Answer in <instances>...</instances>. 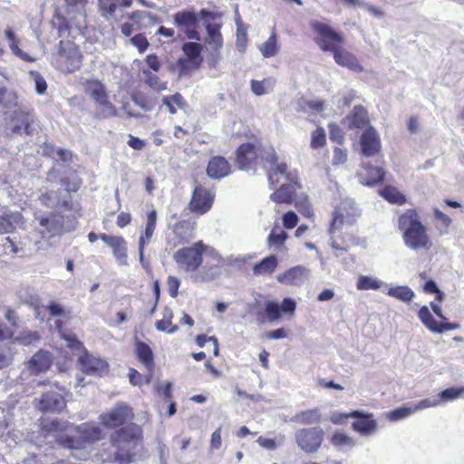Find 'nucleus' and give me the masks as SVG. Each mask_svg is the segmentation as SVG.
<instances>
[{"mask_svg":"<svg viewBox=\"0 0 464 464\" xmlns=\"http://www.w3.org/2000/svg\"><path fill=\"white\" fill-rule=\"evenodd\" d=\"M39 225L44 228L43 233H46L49 237L61 235L63 231V216L52 212L48 216L38 218Z\"/></svg>","mask_w":464,"mask_h":464,"instance_id":"obj_25","label":"nucleus"},{"mask_svg":"<svg viewBox=\"0 0 464 464\" xmlns=\"http://www.w3.org/2000/svg\"><path fill=\"white\" fill-rule=\"evenodd\" d=\"M54 19L56 20L55 27L57 29L58 36L63 37L64 35H69L71 34L72 25L68 19L59 13L54 14Z\"/></svg>","mask_w":464,"mask_h":464,"instance_id":"obj_44","label":"nucleus"},{"mask_svg":"<svg viewBox=\"0 0 464 464\" xmlns=\"http://www.w3.org/2000/svg\"><path fill=\"white\" fill-rule=\"evenodd\" d=\"M271 81L269 79H264L263 81H251V90L252 92L257 95L261 96L267 92V87H270Z\"/></svg>","mask_w":464,"mask_h":464,"instance_id":"obj_51","label":"nucleus"},{"mask_svg":"<svg viewBox=\"0 0 464 464\" xmlns=\"http://www.w3.org/2000/svg\"><path fill=\"white\" fill-rule=\"evenodd\" d=\"M278 266V259L276 256L270 255L256 263L253 268V275L256 276H271Z\"/></svg>","mask_w":464,"mask_h":464,"instance_id":"obj_28","label":"nucleus"},{"mask_svg":"<svg viewBox=\"0 0 464 464\" xmlns=\"http://www.w3.org/2000/svg\"><path fill=\"white\" fill-rule=\"evenodd\" d=\"M398 227L402 232L405 245L410 248L429 250L431 247L432 242L427 228L420 222L416 209L411 208L403 212L398 218Z\"/></svg>","mask_w":464,"mask_h":464,"instance_id":"obj_4","label":"nucleus"},{"mask_svg":"<svg viewBox=\"0 0 464 464\" xmlns=\"http://www.w3.org/2000/svg\"><path fill=\"white\" fill-rule=\"evenodd\" d=\"M79 364L83 372L89 374L102 375L108 371L106 361L84 353L79 356Z\"/></svg>","mask_w":464,"mask_h":464,"instance_id":"obj_23","label":"nucleus"},{"mask_svg":"<svg viewBox=\"0 0 464 464\" xmlns=\"http://www.w3.org/2000/svg\"><path fill=\"white\" fill-rule=\"evenodd\" d=\"M65 400L61 393L48 391L42 394L36 408L43 412H60L65 408Z\"/></svg>","mask_w":464,"mask_h":464,"instance_id":"obj_20","label":"nucleus"},{"mask_svg":"<svg viewBox=\"0 0 464 464\" xmlns=\"http://www.w3.org/2000/svg\"><path fill=\"white\" fill-rule=\"evenodd\" d=\"M324 438V431L320 427L301 428L295 433V441L300 450L313 454L319 450Z\"/></svg>","mask_w":464,"mask_h":464,"instance_id":"obj_11","label":"nucleus"},{"mask_svg":"<svg viewBox=\"0 0 464 464\" xmlns=\"http://www.w3.org/2000/svg\"><path fill=\"white\" fill-rule=\"evenodd\" d=\"M464 392V387L448 388L438 394L440 403L458 399Z\"/></svg>","mask_w":464,"mask_h":464,"instance_id":"obj_47","label":"nucleus"},{"mask_svg":"<svg viewBox=\"0 0 464 464\" xmlns=\"http://www.w3.org/2000/svg\"><path fill=\"white\" fill-rule=\"evenodd\" d=\"M55 326L59 331L60 335L67 342V345L76 351L81 352L83 349L82 343L72 334H66L62 330L61 320L55 321Z\"/></svg>","mask_w":464,"mask_h":464,"instance_id":"obj_40","label":"nucleus"},{"mask_svg":"<svg viewBox=\"0 0 464 464\" xmlns=\"http://www.w3.org/2000/svg\"><path fill=\"white\" fill-rule=\"evenodd\" d=\"M331 443L343 452L351 450L356 445L355 440L343 432H335L331 438Z\"/></svg>","mask_w":464,"mask_h":464,"instance_id":"obj_32","label":"nucleus"},{"mask_svg":"<svg viewBox=\"0 0 464 464\" xmlns=\"http://www.w3.org/2000/svg\"><path fill=\"white\" fill-rule=\"evenodd\" d=\"M154 231V229L145 227V231L140 235L139 238V254H140L141 256L142 251H144L145 246L150 243Z\"/></svg>","mask_w":464,"mask_h":464,"instance_id":"obj_58","label":"nucleus"},{"mask_svg":"<svg viewBox=\"0 0 464 464\" xmlns=\"http://www.w3.org/2000/svg\"><path fill=\"white\" fill-rule=\"evenodd\" d=\"M14 229L11 217L4 211L0 210V234H6Z\"/></svg>","mask_w":464,"mask_h":464,"instance_id":"obj_55","label":"nucleus"},{"mask_svg":"<svg viewBox=\"0 0 464 464\" xmlns=\"http://www.w3.org/2000/svg\"><path fill=\"white\" fill-rule=\"evenodd\" d=\"M366 171L365 174V184L368 186H374L384 179L385 171L381 167H373L367 164L364 166Z\"/></svg>","mask_w":464,"mask_h":464,"instance_id":"obj_38","label":"nucleus"},{"mask_svg":"<svg viewBox=\"0 0 464 464\" xmlns=\"http://www.w3.org/2000/svg\"><path fill=\"white\" fill-rule=\"evenodd\" d=\"M139 359L147 366L153 363V353L150 347L145 343L140 342L136 347Z\"/></svg>","mask_w":464,"mask_h":464,"instance_id":"obj_41","label":"nucleus"},{"mask_svg":"<svg viewBox=\"0 0 464 464\" xmlns=\"http://www.w3.org/2000/svg\"><path fill=\"white\" fill-rule=\"evenodd\" d=\"M145 63L148 65L150 69H151L154 72H159L161 67V63L155 53H150L146 56Z\"/></svg>","mask_w":464,"mask_h":464,"instance_id":"obj_63","label":"nucleus"},{"mask_svg":"<svg viewBox=\"0 0 464 464\" xmlns=\"http://www.w3.org/2000/svg\"><path fill=\"white\" fill-rule=\"evenodd\" d=\"M132 217L129 212H121L117 217L116 224L120 228H123L131 223Z\"/></svg>","mask_w":464,"mask_h":464,"instance_id":"obj_64","label":"nucleus"},{"mask_svg":"<svg viewBox=\"0 0 464 464\" xmlns=\"http://www.w3.org/2000/svg\"><path fill=\"white\" fill-rule=\"evenodd\" d=\"M133 101L137 105L145 111H150L153 108L152 103L149 101L148 97L142 93L133 95Z\"/></svg>","mask_w":464,"mask_h":464,"instance_id":"obj_61","label":"nucleus"},{"mask_svg":"<svg viewBox=\"0 0 464 464\" xmlns=\"http://www.w3.org/2000/svg\"><path fill=\"white\" fill-rule=\"evenodd\" d=\"M40 426L41 430L45 437H57L60 432L67 430L69 423L68 421H63L57 419L46 418L41 420Z\"/></svg>","mask_w":464,"mask_h":464,"instance_id":"obj_29","label":"nucleus"},{"mask_svg":"<svg viewBox=\"0 0 464 464\" xmlns=\"http://www.w3.org/2000/svg\"><path fill=\"white\" fill-rule=\"evenodd\" d=\"M5 34L6 39L9 41V47L12 50L13 53L21 58L23 61L33 63L35 61L34 58L31 57L28 53L23 52L19 48V40L16 37L14 32L11 28H6L5 30Z\"/></svg>","mask_w":464,"mask_h":464,"instance_id":"obj_33","label":"nucleus"},{"mask_svg":"<svg viewBox=\"0 0 464 464\" xmlns=\"http://www.w3.org/2000/svg\"><path fill=\"white\" fill-rule=\"evenodd\" d=\"M199 22L198 15L194 11L183 10L173 15L174 24L184 31L187 38L198 41L200 34L197 30Z\"/></svg>","mask_w":464,"mask_h":464,"instance_id":"obj_15","label":"nucleus"},{"mask_svg":"<svg viewBox=\"0 0 464 464\" xmlns=\"http://www.w3.org/2000/svg\"><path fill=\"white\" fill-rule=\"evenodd\" d=\"M162 103L168 109L170 114H176L178 110H183L187 106V102L179 92L172 95L164 96Z\"/></svg>","mask_w":464,"mask_h":464,"instance_id":"obj_34","label":"nucleus"},{"mask_svg":"<svg viewBox=\"0 0 464 464\" xmlns=\"http://www.w3.org/2000/svg\"><path fill=\"white\" fill-rule=\"evenodd\" d=\"M181 49L184 56L177 61L179 74L187 75L190 72L199 69L204 61L201 55L202 45L196 42H188L182 45Z\"/></svg>","mask_w":464,"mask_h":464,"instance_id":"obj_12","label":"nucleus"},{"mask_svg":"<svg viewBox=\"0 0 464 464\" xmlns=\"http://www.w3.org/2000/svg\"><path fill=\"white\" fill-rule=\"evenodd\" d=\"M265 160L274 167L268 172L270 186H277L280 182V176L284 177L286 181L270 195V199L276 204H293L295 200L297 190L301 188L297 173L288 171L286 163H278V157L274 149H270L266 152Z\"/></svg>","mask_w":464,"mask_h":464,"instance_id":"obj_2","label":"nucleus"},{"mask_svg":"<svg viewBox=\"0 0 464 464\" xmlns=\"http://www.w3.org/2000/svg\"><path fill=\"white\" fill-rule=\"evenodd\" d=\"M87 92L100 107L95 113L96 119L102 120L118 116V111L110 102L107 90L102 82L98 80L88 81Z\"/></svg>","mask_w":464,"mask_h":464,"instance_id":"obj_8","label":"nucleus"},{"mask_svg":"<svg viewBox=\"0 0 464 464\" xmlns=\"http://www.w3.org/2000/svg\"><path fill=\"white\" fill-rule=\"evenodd\" d=\"M348 121V129L362 130L370 126V119L367 110L362 105H356L351 112L346 116Z\"/></svg>","mask_w":464,"mask_h":464,"instance_id":"obj_27","label":"nucleus"},{"mask_svg":"<svg viewBox=\"0 0 464 464\" xmlns=\"http://www.w3.org/2000/svg\"><path fill=\"white\" fill-rule=\"evenodd\" d=\"M79 437L68 438L65 445L68 448L78 450L85 447V443H91L102 438V430L96 423H82L76 428Z\"/></svg>","mask_w":464,"mask_h":464,"instance_id":"obj_14","label":"nucleus"},{"mask_svg":"<svg viewBox=\"0 0 464 464\" xmlns=\"http://www.w3.org/2000/svg\"><path fill=\"white\" fill-rule=\"evenodd\" d=\"M208 246L198 241L192 246L182 247L174 253L173 258L179 268L187 272H194L202 264V256Z\"/></svg>","mask_w":464,"mask_h":464,"instance_id":"obj_9","label":"nucleus"},{"mask_svg":"<svg viewBox=\"0 0 464 464\" xmlns=\"http://www.w3.org/2000/svg\"><path fill=\"white\" fill-rule=\"evenodd\" d=\"M133 412L125 403H118L108 412L100 416V420L108 429H114L122 426L128 420H131Z\"/></svg>","mask_w":464,"mask_h":464,"instance_id":"obj_16","label":"nucleus"},{"mask_svg":"<svg viewBox=\"0 0 464 464\" xmlns=\"http://www.w3.org/2000/svg\"><path fill=\"white\" fill-rule=\"evenodd\" d=\"M415 412L412 407H399L388 413V419L392 421L403 420Z\"/></svg>","mask_w":464,"mask_h":464,"instance_id":"obj_46","label":"nucleus"},{"mask_svg":"<svg viewBox=\"0 0 464 464\" xmlns=\"http://www.w3.org/2000/svg\"><path fill=\"white\" fill-rule=\"evenodd\" d=\"M298 217L294 211H287L283 216V225L286 229H292L296 227Z\"/></svg>","mask_w":464,"mask_h":464,"instance_id":"obj_59","label":"nucleus"},{"mask_svg":"<svg viewBox=\"0 0 464 464\" xmlns=\"http://www.w3.org/2000/svg\"><path fill=\"white\" fill-rule=\"evenodd\" d=\"M296 303L292 298H284L281 302L276 300H266L264 303L263 310L256 311V318L260 323L266 321L276 324L281 321L283 316L292 319L295 314Z\"/></svg>","mask_w":464,"mask_h":464,"instance_id":"obj_7","label":"nucleus"},{"mask_svg":"<svg viewBox=\"0 0 464 464\" xmlns=\"http://www.w3.org/2000/svg\"><path fill=\"white\" fill-rule=\"evenodd\" d=\"M221 24H208L206 27L208 33L207 43L212 47L213 51L219 54L223 46V36L220 32Z\"/></svg>","mask_w":464,"mask_h":464,"instance_id":"obj_30","label":"nucleus"},{"mask_svg":"<svg viewBox=\"0 0 464 464\" xmlns=\"http://www.w3.org/2000/svg\"><path fill=\"white\" fill-rule=\"evenodd\" d=\"M143 74L145 76L146 84L150 88L158 92L164 91L167 89V82H161L158 75L147 70H143Z\"/></svg>","mask_w":464,"mask_h":464,"instance_id":"obj_42","label":"nucleus"},{"mask_svg":"<svg viewBox=\"0 0 464 464\" xmlns=\"http://www.w3.org/2000/svg\"><path fill=\"white\" fill-rule=\"evenodd\" d=\"M432 212L434 218L440 222L442 227L445 228V231H447V229L451 225V218L439 208H433Z\"/></svg>","mask_w":464,"mask_h":464,"instance_id":"obj_60","label":"nucleus"},{"mask_svg":"<svg viewBox=\"0 0 464 464\" xmlns=\"http://www.w3.org/2000/svg\"><path fill=\"white\" fill-rule=\"evenodd\" d=\"M347 160V150L339 147L334 148L333 165L343 164Z\"/></svg>","mask_w":464,"mask_h":464,"instance_id":"obj_62","label":"nucleus"},{"mask_svg":"<svg viewBox=\"0 0 464 464\" xmlns=\"http://www.w3.org/2000/svg\"><path fill=\"white\" fill-rule=\"evenodd\" d=\"M60 183L64 187L68 192H76L82 186V179L75 174L72 178L63 177L61 179Z\"/></svg>","mask_w":464,"mask_h":464,"instance_id":"obj_48","label":"nucleus"},{"mask_svg":"<svg viewBox=\"0 0 464 464\" xmlns=\"http://www.w3.org/2000/svg\"><path fill=\"white\" fill-rule=\"evenodd\" d=\"M100 239L107 244L112 250V254L117 260L125 264L127 259V244L121 236H111L105 233L100 234Z\"/></svg>","mask_w":464,"mask_h":464,"instance_id":"obj_26","label":"nucleus"},{"mask_svg":"<svg viewBox=\"0 0 464 464\" xmlns=\"http://www.w3.org/2000/svg\"><path fill=\"white\" fill-rule=\"evenodd\" d=\"M11 132L32 136L37 131L38 121L33 110L18 108L10 116Z\"/></svg>","mask_w":464,"mask_h":464,"instance_id":"obj_10","label":"nucleus"},{"mask_svg":"<svg viewBox=\"0 0 464 464\" xmlns=\"http://www.w3.org/2000/svg\"><path fill=\"white\" fill-rule=\"evenodd\" d=\"M291 421L304 425L317 424L321 421V413L318 409H311L297 412Z\"/></svg>","mask_w":464,"mask_h":464,"instance_id":"obj_31","label":"nucleus"},{"mask_svg":"<svg viewBox=\"0 0 464 464\" xmlns=\"http://www.w3.org/2000/svg\"><path fill=\"white\" fill-rule=\"evenodd\" d=\"M98 4L103 15H113L117 10V3L115 0H98Z\"/></svg>","mask_w":464,"mask_h":464,"instance_id":"obj_53","label":"nucleus"},{"mask_svg":"<svg viewBox=\"0 0 464 464\" xmlns=\"http://www.w3.org/2000/svg\"><path fill=\"white\" fill-rule=\"evenodd\" d=\"M155 326L158 331L165 332L168 334H174L178 331L177 325H173L171 321L165 319L157 321Z\"/></svg>","mask_w":464,"mask_h":464,"instance_id":"obj_57","label":"nucleus"},{"mask_svg":"<svg viewBox=\"0 0 464 464\" xmlns=\"http://www.w3.org/2000/svg\"><path fill=\"white\" fill-rule=\"evenodd\" d=\"M286 232L283 230L272 229L267 238V244L276 251H286L285 240L287 239Z\"/></svg>","mask_w":464,"mask_h":464,"instance_id":"obj_37","label":"nucleus"},{"mask_svg":"<svg viewBox=\"0 0 464 464\" xmlns=\"http://www.w3.org/2000/svg\"><path fill=\"white\" fill-rule=\"evenodd\" d=\"M52 362L53 356L51 353L40 350L26 362V369L31 374H39L46 372L52 365Z\"/></svg>","mask_w":464,"mask_h":464,"instance_id":"obj_24","label":"nucleus"},{"mask_svg":"<svg viewBox=\"0 0 464 464\" xmlns=\"http://www.w3.org/2000/svg\"><path fill=\"white\" fill-rule=\"evenodd\" d=\"M440 404V399L438 397V395H436V396H431V397L426 398L424 400H421L420 401L416 403L413 406V408L416 412L419 411L425 410L427 408L437 407Z\"/></svg>","mask_w":464,"mask_h":464,"instance_id":"obj_50","label":"nucleus"},{"mask_svg":"<svg viewBox=\"0 0 464 464\" xmlns=\"http://www.w3.org/2000/svg\"><path fill=\"white\" fill-rule=\"evenodd\" d=\"M326 145V134L322 127H317L311 134L310 146L313 150H319Z\"/></svg>","mask_w":464,"mask_h":464,"instance_id":"obj_43","label":"nucleus"},{"mask_svg":"<svg viewBox=\"0 0 464 464\" xmlns=\"http://www.w3.org/2000/svg\"><path fill=\"white\" fill-rule=\"evenodd\" d=\"M260 145L251 142L240 144L235 152V163L240 170H249L257 164L258 158L261 155Z\"/></svg>","mask_w":464,"mask_h":464,"instance_id":"obj_13","label":"nucleus"},{"mask_svg":"<svg viewBox=\"0 0 464 464\" xmlns=\"http://www.w3.org/2000/svg\"><path fill=\"white\" fill-rule=\"evenodd\" d=\"M381 287H382V283L375 278L365 276H361L358 278L357 288L359 290H375Z\"/></svg>","mask_w":464,"mask_h":464,"instance_id":"obj_45","label":"nucleus"},{"mask_svg":"<svg viewBox=\"0 0 464 464\" xmlns=\"http://www.w3.org/2000/svg\"><path fill=\"white\" fill-rule=\"evenodd\" d=\"M130 41L140 53H143L150 45L148 39L143 34H135Z\"/></svg>","mask_w":464,"mask_h":464,"instance_id":"obj_52","label":"nucleus"},{"mask_svg":"<svg viewBox=\"0 0 464 464\" xmlns=\"http://www.w3.org/2000/svg\"><path fill=\"white\" fill-rule=\"evenodd\" d=\"M345 417L355 418L357 420L352 424L353 429L362 435H370L376 431L377 422L372 419V414H365L359 411L347 413Z\"/></svg>","mask_w":464,"mask_h":464,"instance_id":"obj_22","label":"nucleus"},{"mask_svg":"<svg viewBox=\"0 0 464 464\" xmlns=\"http://www.w3.org/2000/svg\"><path fill=\"white\" fill-rule=\"evenodd\" d=\"M329 128V133H330V140L332 141H335L337 143H343V133L340 127L336 123H330L328 125Z\"/></svg>","mask_w":464,"mask_h":464,"instance_id":"obj_56","label":"nucleus"},{"mask_svg":"<svg viewBox=\"0 0 464 464\" xmlns=\"http://www.w3.org/2000/svg\"><path fill=\"white\" fill-rule=\"evenodd\" d=\"M40 340V335L37 332L24 331L22 332L15 341L23 345H31L36 343Z\"/></svg>","mask_w":464,"mask_h":464,"instance_id":"obj_49","label":"nucleus"},{"mask_svg":"<svg viewBox=\"0 0 464 464\" xmlns=\"http://www.w3.org/2000/svg\"><path fill=\"white\" fill-rule=\"evenodd\" d=\"M259 51L265 58L274 57L279 52L278 38L275 28H273L269 38L261 44Z\"/></svg>","mask_w":464,"mask_h":464,"instance_id":"obj_35","label":"nucleus"},{"mask_svg":"<svg viewBox=\"0 0 464 464\" xmlns=\"http://www.w3.org/2000/svg\"><path fill=\"white\" fill-rule=\"evenodd\" d=\"M380 195L392 204L399 206L406 203V197L395 187L385 186L381 191Z\"/></svg>","mask_w":464,"mask_h":464,"instance_id":"obj_36","label":"nucleus"},{"mask_svg":"<svg viewBox=\"0 0 464 464\" xmlns=\"http://www.w3.org/2000/svg\"><path fill=\"white\" fill-rule=\"evenodd\" d=\"M82 54L79 46L70 39H63L53 54V65L63 73H72L82 64Z\"/></svg>","mask_w":464,"mask_h":464,"instance_id":"obj_6","label":"nucleus"},{"mask_svg":"<svg viewBox=\"0 0 464 464\" xmlns=\"http://www.w3.org/2000/svg\"><path fill=\"white\" fill-rule=\"evenodd\" d=\"M310 27L315 34L314 41L319 49L331 53L338 65L355 72L363 71L357 57L343 47L345 36L342 32H337L330 24L318 20H312Z\"/></svg>","mask_w":464,"mask_h":464,"instance_id":"obj_1","label":"nucleus"},{"mask_svg":"<svg viewBox=\"0 0 464 464\" xmlns=\"http://www.w3.org/2000/svg\"><path fill=\"white\" fill-rule=\"evenodd\" d=\"M419 318L422 324L431 332L436 333L439 323L433 318L428 306L423 305L419 311Z\"/></svg>","mask_w":464,"mask_h":464,"instance_id":"obj_39","label":"nucleus"},{"mask_svg":"<svg viewBox=\"0 0 464 464\" xmlns=\"http://www.w3.org/2000/svg\"><path fill=\"white\" fill-rule=\"evenodd\" d=\"M139 427L129 425L120 429L111 435L112 452L105 458V461L128 464L131 462V451L137 444Z\"/></svg>","mask_w":464,"mask_h":464,"instance_id":"obj_5","label":"nucleus"},{"mask_svg":"<svg viewBox=\"0 0 464 464\" xmlns=\"http://www.w3.org/2000/svg\"><path fill=\"white\" fill-rule=\"evenodd\" d=\"M311 277L310 270L302 265L292 266L276 276V281L285 285L300 287Z\"/></svg>","mask_w":464,"mask_h":464,"instance_id":"obj_17","label":"nucleus"},{"mask_svg":"<svg viewBox=\"0 0 464 464\" xmlns=\"http://www.w3.org/2000/svg\"><path fill=\"white\" fill-rule=\"evenodd\" d=\"M361 152L363 156L372 157L380 153L382 150V140L379 133L373 127H368L363 130L360 136Z\"/></svg>","mask_w":464,"mask_h":464,"instance_id":"obj_19","label":"nucleus"},{"mask_svg":"<svg viewBox=\"0 0 464 464\" xmlns=\"http://www.w3.org/2000/svg\"><path fill=\"white\" fill-rule=\"evenodd\" d=\"M13 361V353L10 347L0 345V369L7 367Z\"/></svg>","mask_w":464,"mask_h":464,"instance_id":"obj_54","label":"nucleus"},{"mask_svg":"<svg viewBox=\"0 0 464 464\" xmlns=\"http://www.w3.org/2000/svg\"><path fill=\"white\" fill-rule=\"evenodd\" d=\"M206 172L212 179H222L232 173V165L223 156H213L208 162Z\"/></svg>","mask_w":464,"mask_h":464,"instance_id":"obj_21","label":"nucleus"},{"mask_svg":"<svg viewBox=\"0 0 464 464\" xmlns=\"http://www.w3.org/2000/svg\"><path fill=\"white\" fill-rule=\"evenodd\" d=\"M213 201L214 194L202 185L198 184L193 190L188 207L191 212L198 215H203L211 208Z\"/></svg>","mask_w":464,"mask_h":464,"instance_id":"obj_18","label":"nucleus"},{"mask_svg":"<svg viewBox=\"0 0 464 464\" xmlns=\"http://www.w3.org/2000/svg\"><path fill=\"white\" fill-rule=\"evenodd\" d=\"M360 215L359 208L352 199H343L334 207L328 228L334 248L347 251L352 246L357 244V239L353 236H350L347 239H342L335 234L344 227L354 225Z\"/></svg>","mask_w":464,"mask_h":464,"instance_id":"obj_3","label":"nucleus"}]
</instances>
